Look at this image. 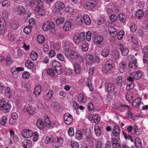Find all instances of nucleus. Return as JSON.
I'll list each match as a JSON object with an SVG mask.
<instances>
[{
    "label": "nucleus",
    "mask_w": 148,
    "mask_h": 148,
    "mask_svg": "<svg viewBox=\"0 0 148 148\" xmlns=\"http://www.w3.org/2000/svg\"><path fill=\"white\" fill-rule=\"evenodd\" d=\"M65 55L67 57L78 62H81L83 60L82 58L75 51H71L69 52L67 51L65 52Z\"/></svg>",
    "instance_id": "1"
},
{
    "label": "nucleus",
    "mask_w": 148,
    "mask_h": 148,
    "mask_svg": "<svg viewBox=\"0 0 148 148\" xmlns=\"http://www.w3.org/2000/svg\"><path fill=\"white\" fill-rule=\"evenodd\" d=\"M11 106L9 103H6V100L5 98H2L0 102V110L3 112H8L10 110Z\"/></svg>",
    "instance_id": "2"
},
{
    "label": "nucleus",
    "mask_w": 148,
    "mask_h": 148,
    "mask_svg": "<svg viewBox=\"0 0 148 148\" xmlns=\"http://www.w3.org/2000/svg\"><path fill=\"white\" fill-rule=\"evenodd\" d=\"M114 66V62L112 60H108L106 62L104 67L103 69V71L104 73H107L108 75L111 73V71L113 69Z\"/></svg>",
    "instance_id": "3"
},
{
    "label": "nucleus",
    "mask_w": 148,
    "mask_h": 148,
    "mask_svg": "<svg viewBox=\"0 0 148 148\" xmlns=\"http://www.w3.org/2000/svg\"><path fill=\"white\" fill-rule=\"evenodd\" d=\"M54 26L55 25L53 22L49 23L48 22H46L43 24L42 29L45 32L50 30L52 33L54 34L55 32Z\"/></svg>",
    "instance_id": "4"
},
{
    "label": "nucleus",
    "mask_w": 148,
    "mask_h": 148,
    "mask_svg": "<svg viewBox=\"0 0 148 148\" xmlns=\"http://www.w3.org/2000/svg\"><path fill=\"white\" fill-rule=\"evenodd\" d=\"M85 39V33L81 32L80 34H77L73 37V40L76 44H79L84 41Z\"/></svg>",
    "instance_id": "5"
},
{
    "label": "nucleus",
    "mask_w": 148,
    "mask_h": 148,
    "mask_svg": "<svg viewBox=\"0 0 148 148\" xmlns=\"http://www.w3.org/2000/svg\"><path fill=\"white\" fill-rule=\"evenodd\" d=\"M117 48L120 49L122 55L123 56L127 55L129 52L128 49L121 43L119 44L117 46Z\"/></svg>",
    "instance_id": "6"
},
{
    "label": "nucleus",
    "mask_w": 148,
    "mask_h": 148,
    "mask_svg": "<svg viewBox=\"0 0 148 148\" xmlns=\"http://www.w3.org/2000/svg\"><path fill=\"white\" fill-rule=\"evenodd\" d=\"M64 120L65 123L69 125L71 124L73 121V118L72 116L68 113L65 114L64 117Z\"/></svg>",
    "instance_id": "7"
},
{
    "label": "nucleus",
    "mask_w": 148,
    "mask_h": 148,
    "mask_svg": "<svg viewBox=\"0 0 148 148\" xmlns=\"http://www.w3.org/2000/svg\"><path fill=\"white\" fill-rule=\"evenodd\" d=\"M103 37L102 36H99L95 37L94 42L96 45L101 47L103 45Z\"/></svg>",
    "instance_id": "8"
},
{
    "label": "nucleus",
    "mask_w": 148,
    "mask_h": 148,
    "mask_svg": "<svg viewBox=\"0 0 148 148\" xmlns=\"http://www.w3.org/2000/svg\"><path fill=\"white\" fill-rule=\"evenodd\" d=\"M49 137L52 141L56 142L58 146H60L61 145V144L62 142V140L61 138H57L55 134L51 135V136Z\"/></svg>",
    "instance_id": "9"
},
{
    "label": "nucleus",
    "mask_w": 148,
    "mask_h": 148,
    "mask_svg": "<svg viewBox=\"0 0 148 148\" xmlns=\"http://www.w3.org/2000/svg\"><path fill=\"white\" fill-rule=\"evenodd\" d=\"M25 112L31 114H34L36 112V109L28 104L26 105L24 108Z\"/></svg>",
    "instance_id": "10"
},
{
    "label": "nucleus",
    "mask_w": 148,
    "mask_h": 148,
    "mask_svg": "<svg viewBox=\"0 0 148 148\" xmlns=\"http://www.w3.org/2000/svg\"><path fill=\"white\" fill-rule=\"evenodd\" d=\"M127 79L128 82L126 89L128 90L132 89L134 87V79L131 76H130Z\"/></svg>",
    "instance_id": "11"
},
{
    "label": "nucleus",
    "mask_w": 148,
    "mask_h": 148,
    "mask_svg": "<svg viewBox=\"0 0 148 148\" xmlns=\"http://www.w3.org/2000/svg\"><path fill=\"white\" fill-rule=\"evenodd\" d=\"M22 134L23 137L25 138H31L33 135L32 131L29 130H24Z\"/></svg>",
    "instance_id": "12"
},
{
    "label": "nucleus",
    "mask_w": 148,
    "mask_h": 148,
    "mask_svg": "<svg viewBox=\"0 0 148 148\" xmlns=\"http://www.w3.org/2000/svg\"><path fill=\"white\" fill-rule=\"evenodd\" d=\"M120 132V129L119 126L115 125L114 126L112 134L115 137H118L119 135Z\"/></svg>",
    "instance_id": "13"
},
{
    "label": "nucleus",
    "mask_w": 148,
    "mask_h": 148,
    "mask_svg": "<svg viewBox=\"0 0 148 148\" xmlns=\"http://www.w3.org/2000/svg\"><path fill=\"white\" fill-rule=\"evenodd\" d=\"M127 66L125 62H121L119 64V68L120 71L121 73H123L126 70Z\"/></svg>",
    "instance_id": "14"
},
{
    "label": "nucleus",
    "mask_w": 148,
    "mask_h": 148,
    "mask_svg": "<svg viewBox=\"0 0 148 148\" xmlns=\"http://www.w3.org/2000/svg\"><path fill=\"white\" fill-rule=\"evenodd\" d=\"M83 23L87 25H89L91 23V20L89 16L87 14H84L83 16Z\"/></svg>",
    "instance_id": "15"
},
{
    "label": "nucleus",
    "mask_w": 148,
    "mask_h": 148,
    "mask_svg": "<svg viewBox=\"0 0 148 148\" xmlns=\"http://www.w3.org/2000/svg\"><path fill=\"white\" fill-rule=\"evenodd\" d=\"M108 31L111 36L114 37L117 34V30L116 28L112 27H110L108 29Z\"/></svg>",
    "instance_id": "16"
},
{
    "label": "nucleus",
    "mask_w": 148,
    "mask_h": 148,
    "mask_svg": "<svg viewBox=\"0 0 148 148\" xmlns=\"http://www.w3.org/2000/svg\"><path fill=\"white\" fill-rule=\"evenodd\" d=\"M36 125L37 127L41 130H43L45 127V125L43 122L40 119H38L36 122Z\"/></svg>",
    "instance_id": "17"
},
{
    "label": "nucleus",
    "mask_w": 148,
    "mask_h": 148,
    "mask_svg": "<svg viewBox=\"0 0 148 148\" xmlns=\"http://www.w3.org/2000/svg\"><path fill=\"white\" fill-rule=\"evenodd\" d=\"M86 60L87 63L88 64H92L94 62L93 56L91 54H87L86 56Z\"/></svg>",
    "instance_id": "18"
},
{
    "label": "nucleus",
    "mask_w": 148,
    "mask_h": 148,
    "mask_svg": "<svg viewBox=\"0 0 148 148\" xmlns=\"http://www.w3.org/2000/svg\"><path fill=\"white\" fill-rule=\"evenodd\" d=\"M4 89L3 92H4L5 94L6 95L10 97L12 95L13 93L10 88L8 87H6Z\"/></svg>",
    "instance_id": "19"
},
{
    "label": "nucleus",
    "mask_w": 148,
    "mask_h": 148,
    "mask_svg": "<svg viewBox=\"0 0 148 148\" xmlns=\"http://www.w3.org/2000/svg\"><path fill=\"white\" fill-rule=\"evenodd\" d=\"M22 145L25 148H29L32 146V143L30 140H26L22 142Z\"/></svg>",
    "instance_id": "20"
},
{
    "label": "nucleus",
    "mask_w": 148,
    "mask_h": 148,
    "mask_svg": "<svg viewBox=\"0 0 148 148\" xmlns=\"http://www.w3.org/2000/svg\"><path fill=\"white\" fill-rule=\"evenodd\" d=\"M133 77H132L134 79H134H139L142 76V73L140 71H138L133 73L132 74Z\"/></svg>",
    "instance_id": "21"
},
{
    "label": "nucleus",
    "mask_w": 148,
    "mask_h": 148,
    "mask_svg": "<svg viewBox=\"0 0 148 148\" xmlns=\"http://www.w3.org/2000/svg\"><path fill=\"white\" fill-rule=\"evenodd\" d=\"M55 7L56 9H62L65 8V5L62 2H58L56 3Z\"/></svg>",
    "instance_id": "22"
},
{
    "label": "nucleus",
    "mask_w": 148,
    "mask_h": 148,
    "mask_svg": "<svg viewBox=\"0 0 148 148\" xmlns=\"http://www.w3.org/2000/svg\"><path fill=\"white\" fill-rule=\"evenodd\" d=\"M112 143L113 148H120V145L115 138H112Z\"/></svg>",
    "instance_id": "23"
},
{
    "label": "nucleus",
    "mask_w": 148,
    "mask_h": 148,
    "mask_svg": "<svg viewBox=\"0 0 148 148\" xmlns=\"http://www.w3.org/2000/svg\"><path fill=\"white\" fill-rule=\"evenodd\" d=\"M51 106L55 110H57L60 108V105L58 102L57 101L53 102L51 104Z\"/></svg>",
    "instance_id": "24"
},
{
    "label": "nucleus",
    "mask_w": 148,
    "mask_h": 148,
    "mask_svg": "<svg viewBox=\"0 0 148 148\" xmlns=\"http://www.w3.org/2000/svg\"><path fill=\"white\" fill-rule=\"evenodd\" d=\"M71 28V24L69 21L66 22L64 24L63 29L64 31H67L69 30Z\"/></svg>",
    "instance_id": "25"
},
{
    "label": "nucleus",
    "mask_w": 148,
    "mask_h": 148,
    "mask_svg": "<svg viewBox=\"0 0 148 148\" xmlns=\"http://www.w3.org/2000/svg\"><path fill=\"white\" fill-rule=\"evenodd\" d=\"M133 97V94L131 92L129 91L127 92L125 96V98L128 102H130L132 100Z\"/></svg>",
    "instance_id": "26"
},
{
    "label": "nucleus",
    "mask_w": 148,
    "mask_h": 148,
    "mask_svg": "<svg viewBox=\"0 0 148 148\" xmlns=\"http://www.w3.org/2000/svg\"><path fill=\"white\" fill-rule=\"evenodd\" d=\"M44 120L46 127H50L51 125V123L49 117L47 115H45L44 116Z\"/></svg>",
    "instance_id": "27"
},
{
    "label": "nucleus",
    "mask_w": 148,
    "mask_h": 148,
    "mask_svg": "<svg viewBox=\"0 0 148 148\" xmlns=\"http://www.w3.org/2000/svg\"><path fill=\"white\" fill-rule=\"evenodd\" d=\"M107 90L110 93L113 92L114 90V84L111 83L108 84L107 86Z\"/></svg>",
    "instance_id": "28"
},
{
    "label": "nucleus",
    "mask_w": 148,
    "mask_h": 148,
    "mask_svg": "<svg viewBox=\"0 0 148 148\" xmlns=\"http://www.w3.org/2000/svg\"><path fill=\"white\" fill-rule=\"evenodd\" d=\"M141 99L140 98H138L134 100L132 103V106L134 107H137L140 104Z\"/></svg>",
    "instance_id": "29"
},
{
    "label": "nucleus",
    "mask_w": 148,
    "mask_h": 148,
    "mask_svg": "<svg viewBox=\"0 0 148 148\" xmlns=\"http://www.w3.org/2000/svg\"><path fill=\"white\" fill-rule=\"evenodd\" d=\"M30 57L33 60H36L38 57V53L34 51H32L30 53Z\"/></svg>",
    "instance_id": "30"
},
{
    "label": "nucleus",
    "mask_w": 148,
    "mask_h": 148,
    "mask_svg": "<svg viewBox=\"0 0 148 148\" xmlns=\"http://www.w3.org/2000/svg\"><path fill=\"white\" fill-rule=\"evenodd\" d=\"M135 145L137 148H141L142 145L141 140L138 138H136L135 139Z\"/></svg>",
    "instance_id": "31"
},
{
    "label": "nucleus",
    "mask_w": 148,
    "mask_h": 148,
    "mask_svg": "<svg viewBox=\"0 0 148 148\" xmlns=\"http://www.w3.org/2000/svg\"><path fill=\"white\" fill-rule=\"evenodd\" d=\"M87 99V97L83 95L80 94L78 97V101L79 102L84 103L86 101Z\"/></svg>",
    "instance_id": "32"
},
{
    "label": "nucleus",
    "mask_w": 148,
    "mask_h": 148,
    "mask_svg": "<svg viewBox=\"0 0 148 148\" xmlns=\"http://www.w3.org/2000/svg\"><path fill=\"white\" fill-rule=\"evenodd\" d=\"M25 66L29 69H32L34 66V64L31 60H27L25 61Z\"/></svg>",
    "instance_id": "33"
},
{
    "label": "nucleus",
    "mask_w": 148,
    "mask_h": 148,
    "mask_svg": "<svg viewBox=\"0 0 148 148\" xmlns=\"http://www.w3.org/2000/svg\"><path fill=\"white\" fill-rule=\"evenodd\" d=\"M129 66L130 68L133 69L136 68L137 66V62L136 60H132L130 61L129 64Z\"/></svg>",
    "instance_id": "34"
},
{
    "label": "nucleus",
    "mask_w": 148,
    "mask_h": 148,
    "mask_svg": "<svg viewBox=\"0 0 148 148\" xmlns=\"http://www.w3.org/2000/svg\"><path fill=\"white\" fill-rule=\"evenodd\" d=\"M83 133L79 130H77L75 133V138L77 140H80L83 138Z\"/></svg>",
    "instance_id": "35"
},
{
    "label": "nucleus",
    "mask_w": 148,
    "mask_h": 148,
    "mask_svg": "<svg viewBox=\"0 0 148 148\" xmlns=\"http://www.w3.org/2000/svg\"><path fill=\"white\" fill-rule=\"evenodd\" d=\"M74 69L75 72L77 74H79L81 71L80 66L77 62L75 63L74 66Z\"/></svg>",
    "instance_id": "36"
},
{
    "label": "nucleus",
    "mask_w": 148,
    "mask_h": 148,
    "mask_svg": "<svg viewBox=\"0 0 148 148\" xmlns=\"http://www.w3.org/2000/svg\"><path fill=\"white\" fill-rule=\"evenodd\" d=\"M41 91V86L40 85L37 86L35 88L34 93L35 95H39Z\"/></svg>",
    "instance_id": "37"
},
{
    "label": "nucleus",
    "mask_w": 148,
    "mask_h": 148,
    "mask_svg": "<svg viewBox=\"0 0 148 148\" xmlns=\"http://www.w3.org/2000/svg\"><path fill=\"white\" fill-rule=\"evenodd\" d=\"M37 40L39 43L42 44L44 43L45 41V38L43 36L39 35L38 36Z\"/></svg>",
    "instance_id": "38"
},
{
    "label": "nucleus",
    "mask_w": 148,
    "mask_h": 148,
    "mask_svg": "<svg viewBox=\"0 0 148 148\" xmlns=\"http://www.w3.org/2000/svg\"><path fill=\"white\" fill-rule=\"evenodd\" d=\"M95 132L96 135L99 136L101 134V132L99 127L97 124H96L95 126Z\"/></svg>",
    "instance_id": "39"
},
{
    "label": "nucleus",
    "mask_w": 148,
    "mask_h": 148,
    "mask_svg": "<svg viewBox=\"0 0 148 148\" xmlns=\"http://www.w3.org/2000/svg\"><path fill=\"white\" fill-rule=\"evenodd\" d=\"M76 21L78 25H82L83 23V16L81 15L77 16L76 18Z\"/></svg>",
    "instance_id": "40"
},
{
    "label": "nucleus",
    "mask_w": 148,
    "mask_h": 148,
    "mask_svg": "<svg viewBox=\"0 0 148 148\" xmlns=\"http://www.w3.org/2000/svg\"><path fill=\"white\" fill-rule=\"evenodd\" d=\"M64 49L65 53L67 51H68L69 52L71 51L69 45V43L67 42L64 43Z\"/></svg>",
    "instance_id": "41"
},
{
    "label": "nucleus",
    "mask_w": 148,
    "mask_h": 148,
    "mask_svg": "<svg viewBox=\"0 0 148 148\" xmlns=\"http://www.w3.org/2000/svg\"><path fill=\"white\" fill-rule=\"evenodd\" d=\"M84 140L88 142H92L93 140V136L91 134H89L86 135Z\"/></svg>",
    "instance_id": "42"
},
{
    "label": "nucleus",
    "mask_w": 148,
    "mask_h": 148,
    "mask_svg": "<svg viewBox=\"0 0 148 148\" xmlns=\"http://www.w3.org/2000/svg\"><path fill=\"white\" fill-rule=\"evenodd\" d=\"M144 14L143 10H138L136 13V16L138 18L142 17Z\"/></svg>",
    "instance_id": "43"
},
{
    "label": "nucleus",
    "mask_w": 148,
    "mask_h": 148,
    "mask_svg": "<svg viewBox=\"0 0 148 148\" xmlns=\"http://www.w3.org/2000/svg\"><path fill=\"white\" fill-rule=\"evenodd\" d=\"M120 21L123 23H124L126 21L125 15L123 13H121L118 15Z\"/></svg>",
    "instance_id": "44"
},
{
    "label": "nucleus",
    "mask_w": 148,
    "mask_h": 148,
    "mask_svg": "<svg viewBox=\"0 0 148 148\" xmlns=\"http://www.w3.org/2000/svg\"><path fill=\"white\" fill-rule=\"evenodd\" d=\"M125 35L124 32L123 31H121L119 32L117 34L118 39L119 40L122 39L124 37Z\"/></svg>",
    "instance_id": "45"
},
{
    "label": "nucleus",
    "mask_w": 148,
    "mask_h": 148,
    "mask_svg": "<svg viewBox=\"0 0 148 148\" xmlns=\"http://www.w3.org/2000/svg\"><path fill=\"white\" fill-rule=\"evenodd\" d=\"M109 53V50L107 49H105L102 50L101 54L104 57H106L108 56Z\"/></svg>",
    "instance_id": "46"
},
{
    "label": "nucleus",
    "mask_w": 148,
    "mask_h": 148,
    "mask_svg": "<svg viewBox=\"0 0 148 148\" xmlns=\"http://www.w3.org/2000/svg\"><path fill=\"white\" fill-rule=\"evenodd\" d=\"M32 29V28L30 26H26L24 29V32L27 34H29L31 32Z\"/></svg>",
    "instance_id": "47"
},
{
    "label": "nucleus",
    "mask_w": 148,
    "mask_h": 148,
    "mask_svg": "<svg viewBox=\"0 0 148 148\" xmlns=\"http://www.w3.org/2000/svg\"><path fill=\"white\" fill-rule=\"evenodd\" d=\"M47 73L51 76H53L56 74V72L54 69L49 68L47 70Z\"/></svg>",
    "instance_id": "48"
},
{
    "label": "nucleus",
    "mask_w": 148,
    "mask_h": 148,
    "mask_svg": "<svg viewBox=\"0 0 148 148\" xmlns=\"http://www.w3.org/2000/svg\"><path fill=\"white\" fill-rule=\"evenodd\" d=\"M65 18L64 17H60L56 20V22L57 24L61 25L64 22Z\"/></svg>",
    "instance_id": "49"
},
{
    "label": "nucleus",
    "mask_w": 148,
    "mask_h": 148,
    "mask_svg": "<svg viewBox=\"0 0 148 148\" xmlns=\"http://www.w3.org/2000/svg\"><path fill=\"white\" fill-rule=\"evenodd\" d=\"M7 119L5 116H3L0 121V124L3 126H4L6 124L7 122Z\"/></svg>",
    "instance_id": "50"
},
{
    "label": "nucleus",
    "mask_w": 148,
    "mask_h": 148,
    "mask_svg": "<svg viewBox=\"0 0 148 148\" xmlns=\"http://www.w3.org/2000/svg\"><path fill=\"white\" fill-rule=\"evenodd\" d=\"M93 120L96 123H99L100 121L99 116L98 114H94Z\"/></svg>",
    "instance_id": "51"
},
{
    "label": "nucleus",
    "mask_w": 148,
    "mask_h": 148,
    "mask_svg": "<svg viewBox=\"0 0 148 148\" xmlns=\"http://www.w3.org/2000/svg\"><path fill=\"white\" fill-rule=\"evenodd\" d=\"M6 63L8 65H10L12 63V59L11 58L10 55H8L5 59Z\"/></svg>",
    "instance_id": "52"
},
{
    "label": "nucleus",
    "mask_w": 148,
    "mask_h": 148,
    "mask_svg": "<svg viewBox=\"0 0 148 148\" xmlns=\"http://www.w3.org/2000/svg\"><path fill=\"white\" fill-rule=\"evenodd\" d=\"M87 85L89 87L90 91H92L93 89L92 87V84L91 80L90 79H87Z\"/></svg>",
    "instance_id": "53"
},
{
    "label": "nucleus",
    "mask_w": 148,
    "mask_h": 148,
    "mask_svg": "<svg viewBox=\"0 0 148 148\" xmlns=\"http://www.w3.org/2000/svg\"><path fill=\"white\" fill-rule=\"evenodd\" d=\"M82 50L84 51H86L88 49V45L87 43H83L82 46Z\"/></svg>",
    "instance_id": "54"
},
{
    "label": "nucleus",
    "mask_w": 148,
    "mask_h": 148,
    "mask_svg": "<svg viewBox=\"0 0 148 148\" xmlns=\"http://www.w3.org/2000/svg\"><path fill=\"white\" fill-rule=\"evenodd\" d=\"M22 76L24 79H27L29 77L30 74L28 72L25 71L23 72Z\"/></svg>",
    "instance_id": "55"
},
{
    "label": "nucleus",
    "mask_w": 148,
    "mask_h": 148,
    "mask_svg": "<svg viewBox=\"0 0 148 148\" xmlns=\"http://www.w3.org/2000/svg\"><path fill=\"white\" fill-rule=\"evenodd\" d=\"M53 92L52 90H49L46 95V97L47 99H50L53 96Z\"/></svg>",
    "instance_id": "56"
},
{
    "label": "nucleus",
    "mask_w": 148,
    "mask_h": 148,
    "mask_svg": "<svg viewBox=\"0 0 148 148\" xmlns=\"http://www.w3.org/2000/svg\"><path fill=\"white\" fill-rule=\"evenodd\" d=\"M45 10H35V12L38 13V14L41 16H43L45 14Z\"/></svg>",
    "instance_id": "57"
},
{
    "label": "nucleus",
    "mask_w": 148,
    "mask_h": 148,
    "mask_svg": "<svg viewBox=\"0 0 148 148\" xmlns=\"http://www.w3.org/2000/svg\"><path fill=\"white\" fill-rule=\"evenodd\" d=\"M135 132L137 135H140L141 133V130L139 127L136 126L134 128V127Z\"/></svg>",
    "instance_id": "58"
},
{
    "label": "nucleus",
    "mask_w": 148,
    "mask_h": 148,
    "mask_svg": "<svg viewBox=\"0 0 148 148\" xmlns=\"http://www.w3.org/2000/svg\"><path fill=\"white\" fill-rule=\"evenodd\" d=\"M68 134L69 135L71 136H73L74 134L73 129L72 127L70 128L68 131Z\"/></svg>",
    "instance_id": "59"
},
{
    "label": "nucleus",
    "mask_w": 148,
    "mask_h": 148,
    "mask_svg": "<svg viewBox=\"0 0 148 148\" xmlns=\"http://www.w3.org/2000/svg\"><path fill=\"white\" fill-rule=\"evenodd\" d=\"M130 28L131 31L133 32H135L137 29L134 23L131 24Z\"/></svg>",
    "instance_id": "60"
},
{
    "label": "nucleus",
    "mask_w": 148,
    "mask_h": 148,
    "mask_svg": "<svg viewBox=\"0 0 148 148\" xmlns=\"http://www.w3.org/2000/svg\"><path fill=\"white\" fill-rule=\"evenodd\" d=\"M71 146L72 148H79V144L77 142L73 141L72 142Z\"/></svg>",
    "instance_id": "61"
},
{
    "label": "nucleus",
    "mask_w": 148,
    "mask_h": 148,
    "mask_svg": "<svg viewBox=\"0 0 148 148\" xmlns=\"http://www.w3.org/2000/svg\"><path fill=\"white\" fill-rule=\"evenodd\" d=\"M91 32L90 31L86 33V38L88 41H90L91 40Z\"/></svg>",
    "instance_id": "62"
},
{
    "label": "nucleus",
    "mask_w": 148,
    "mask_h": 148,
    "mask_svg": "<svg viewBox=\"0 0 148 148\" xmlns=\"http://www.w3.org/2000/svg\"><path fill=\"white\" fill-rule=\"evenodd\" d=\"M105 21V19L104 18H102L97 21L98 24L99 25H101L104 24Z\"/></svg>",
    "instance_id": "63"
},
{
    "label": "nucleus",
    "mask_w": 148,
    "mask_h": 148,
    "mask_svg": "<svg viewBox=\"0 0 148 148\" xmlns=\"http://www.w3.org/2000/svg\"><path fill=\"white\" fill-rule=\"evenodd\" d=\"M142 52L144 55L148 56V47L145 46L143 49Z\"/></svg>",
    "instance_id": "64"
}]
</instances>
